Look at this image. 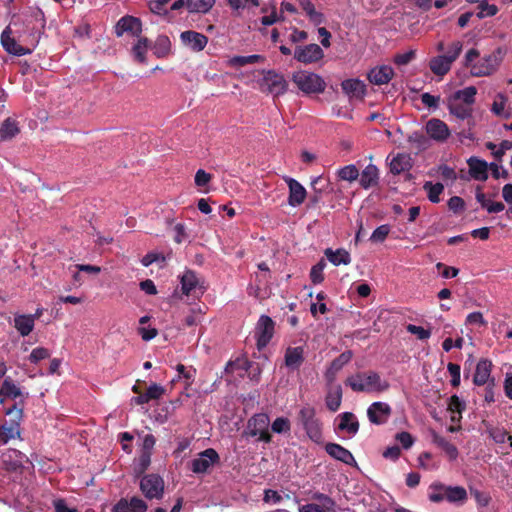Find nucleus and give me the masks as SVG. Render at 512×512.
<instances>
[{
  "label": "nucleus",
  "mask_w": 512,
  "mask_h": 512,
  "mask_svg": "<svg viewBox=\"0 0 512 512\" xmlns=\"http://www.w3.org/2000/svg\"><path fill=\"white\" fill-rule=\"evenodd\" d=\"M164 392H165L164 387H162L159 384L153 383L152 385H150L147 388V391L145 394H146L148 400L151 401V400L160 399L162 397V395L164 394Z\"/></svg>",
  "instance_id": "nucleus-63"
},
{
  "label": "nucleus",
  "mask_w": 512,
  "mask_h": 512,
  "mask_svg": "<svg viewBox=\"0 0 512 512\" xmlns=\"http://www.w3.org/2000/svg\"><path fill=\"white\" fill-rule=\"evenodd\" d=\"M1 44L5 51L15 56H23L31 53L29 48L21 46L13 37L10 36L9 28H6L2 32Z\"/></svg>",
  "instance_id": "nucleus-24"
},
{
  "label": "nucleus",
  "mask_w": 512,
  "mask_h": 512,
  "mask_svg": "<svg viewBox=\"0 0 512 512\" xmlns=\"http://www.w3.org/2000/svg\"><path fill=\"white\" fill-rule=\"evenodd\" d=\"M274 328L275 323L271 317L267 315L260 316L255 328V337L259 351L265 348L272 339L274 335Z\"/></svg>",
  "instance_id": "nucleus-11"
},
{
  "label": "nucleus",
  "mask_w": 512,
  "mask_h": 512,
  "mask_svg": "<svg viewBox=\"0 0 512 512\" xmlns=\"http://www.w3.org/2000/svg\"><path fill=\"white\" fill-rule=\"evenodd\" d=\"M360 173L354 164L346 165L337 171L340 180L353 182L358 179Z\"/></svg>",
  "instance_id": "nucleus-50"
},
{
  "label": "nucleus",
  "mask_w": 512,
  "mask_h": 512,
  "mask_svg": "<svg viewBox=\"0 0 512 512\" xmlns=\"http://www.w3.org/2000/svg\"><path fill=\"white\" fill-rule=\"evenodd\" d=\"M324 448L326 453L333 459L338 460L346 465L356 464L353 454L342 445L329 442L325 444Z\"/></svg>",
  "instance_id": "nucleus-21"
},
{
  "label": "nucleus",
  "mask_w": 512,
  "mask_h": 512,
  "mask_svg": "<svg viewBox=\"0 0 512 512\" xmlns=\"http://www.w3.org/2000/svg\"><path fill=\"white\" fill-rule=\"evenodd\" d=\"M270 419L266 413H258L248 420V434L252 437L259 436L258 440L264 443L272 441V435L269 432Z\"/></svg>",
  "instance_id": "nucleus-10"
},
{
  "label": "nucleus",
  "mask_w": 512,
  "mask_h": 512,
  "mask_svg": "<svg viewBox=\"0 0 512 512\" xmlns=\"http://www.w3.org/2000/svg\"><path fill=\"white\" fill-rule=\"evenodd\" d=\"M292 81L305 94L322 93L326 87V83L321 76L304 70L294 72Z\"/></svg>",
  "instance_id": "nucleus-5"
},
{
  "label": "nucleus",
  "mask_w": 512,
  "mask_h": 512,
  "mask_svg": "<svg viewBox=\"0 0 512 512\" xmlns=\"http://www.w3.org/2000/svg\"><path fill=\"white\" fill-rule=\"evenodd\" d=\"M389 167L390 172L394 175H399L405 171L410 170L412 167L410 155L405 153H398L391 159Z\"/></svg>",
  "instance_id": "nucleus-33"
},
{
  "label": "nucleus",
  "mask_w": 512,
  "mask_h": 512,
  "mask_svg": "<svg viewBox=\"0 0 512 512\" xmlns=\"http://www.w3.org/2000/svg\"><path fill=\"white\" fill-rule=\"evenodd\" d=\"M324 57V51L317 44H308L304 46H296L294 50V58L303 64H312L320 61Z\"/></svg>",
  "instance_id": "nucleus-15"
},
{
  "label": "nucleus",
  "mask_w": 512,
  "mask_h": 512,
  "mask_svg": "<svg viewBox=\"0 0 512 512\" xmlns=\"http://www.w3.org/2000/svg\"><path fill=\"white\" fill-rule=\"evenodd\" d=\"M309 499L312 502L300 505L299 512H335L336 501L329 495L315 491Z\"/></svg>",
  "instance_id": "nucleus-7"
},
{
  "label": "nucleus",
  "mask_w": 512,
  "mask_h": 512,
  "mask_svg": "<svg viewBox=\"0 0 512 512\" xmlns=\"http://www.w3.org/2000/svg\"><path fill=\"white\" fill-rule=\"evenodd\" d=\"M19 131L17 122L11 118H7L0 126V138L2 140L12 139Z\"/></svg>",
  "instance_id": "nucleus-46"
},
{
  "label": "nucleus",
  "mask_w": 512,
  "mask_h": 512,
  "mask_svg": "<svg viewBox=\"0 0 512 512\" xmlns=\"http://www.w3.org/2000/svg\"><path fill=\"white\" fill-rule=\"evenodd\" d=\"M342 403V388L336 385L330 388L325 397V404L329 411L336 412Z\"/></svg>",
  "instance_id": "nucleus-37"
},
{
  "label": "nucleus",
  "mask_w": 512,
  "mask_h": 512,
  "mask_svg": "<svg viewBox=\"0 0 512 512\" xmlns=\"http://www.w3.org/2000/svg\"><path fill=\"white\" fill-rule=\"evenodd\" d=\"M298 421L305 430L308 438L314 443L321 445L324 443L322 422L316 417V410L310 405L303 406L298 412Z\"/></svg>",
  "instance_id": "nucleus-3"
},
{
  "label": "nucleus",
  "mask_w": 512,
  "mask_h": 512,
  "mask_svg": "<svg viewBox=\"0 0 512 512\" xmlns=\"http://www.w3.org/2000/svg\"><path fill=\"white\" fill-rule=\"evenodd\" d=\"M304 348L288 347L285 351V365L291 370H297L304 362Z\"/></svg>",
  "instance_id": "nucleus-27"
},
{
  "label": "nucleus",
  "mask_w": 512,
  "mask_h": 512,
  "mask_svg": "<svg viewBox=\"0 0 512 512\" xmlns=\"http://www.w3.org/2000/svg\"><path fill=\"white\" fill-rule=\"evenodd\" d=\"M476 94L477 89L474 86H469L462 90H457L448 99L472 106L475 102Z\"/></svg>",
  "instance_id": "nucleus-41"
},
{
  "label": "nucleus",
  "mask_w": 512,
  "mask_h": 512,
  "mask_svg": "<svg viewBox=\"0 0 512 512\" xmlns=\"http://www.w3.org/2000/svg\"><path fill=\"white\" fill-rule=\"evenodd\" d=\"M391 413V407L384 402H374L367 409V417L375 425L385 424Z\"/></svg>",
  "instance_id": "nucleus-17"
},
{
  "label": "nucleus",
  "mask_w": 512,
  "mask_h": 512,
  "mask_svg": "<svg viewBox=\"0 0 512 512\" xmlns=\"http://www.w3.org/2000/svg\"><path fill=\"white\" fill-rule=\"evenodd\" d=\"M485 427H486V432L494 440L495 443L503 444L506 442V440H509L510 447L512 448V436L508 435V432L504 428L498 427V426H493L491 424H486V423H485Z\"/></svg>",
  "instance_id": "nucleus-43"
},
{
  "label": "nucleus",
  "mask_w": 512,
  "mask_h": 512,
  "mask_svg": "<svg viewBox=\"0 0 512 512\" xmlns=\"http://www.w3.org/2000/svg\"><path fill=\"white\" fill-rule=\"evenodd\" d=\"M433 443L440 447L449 457L450 460H455L458 456L457 447L449 442L445 437L434 433L433 434Z\"/></svg>",
  "instance_id": "nucleus-44"
},
{
  "label": "nucleus",
  "mask_w": 512,
  "mask_h": 512,
  "mask_svg": "<svg viewBox=\"0 0 512 512\" xmlns=\"http://www.w3.org/2000/svg\"><path fill=\"white\" fill-rule=\"evenodd\" d=\"M261 86L266 87L269 93L279 96L287 91L288 83L283 75L274 70H268L264 72Z\"/></svg>",
  "instance_id": "nucleus-14"
},
{
  "label": "nucleus",
  "mask_w": 512,
  "mask_h": 512,
  "mask_svg": "<svg viewBox=\"0 0 512 512\" xmlns=\"http://www.w3.org/2000/svg\"><path fill=\"white\" fill-rule=\"evenodd\" d=\"M428 491V499L433 503H441L446 500L451 504L463 505L468 499L467 491L462 486H449L441 482H433Z\"/></svg>",
  "instance_id": "nucleus-1"
},
{
  "label": "nucleus",
  "mask_w": 512,
  "mask_h": 512,
  "mask_svg": "<svg viewBox=\"0 0 512 512\" xmlns=\"http://www.w3.org/2000/svg\"><path fill=\"white\" fill-rule=\"evenodd\" d=\"M447 106L450 114L454 115L461 121H466L467 128H461L458 133L459 136L468 140H474L475 136L472 132V128L475 125V119L472 115V107L450 99L447 100Z\"/></svg>",
  "instance_id": "nucleus-4"
},
{
  "label": "nucleus",
  "mask_w": 512,
  "mask_h": 512,
  "mask_svg": "<svg viewBox=\"0 0 512 512\" xmlns=\"http://www.w3.org/2000/svg\"><path fill=\"white\" fill-rule=\"evenodd\" d=\"M470 493L474 497L478 506L486 507L489 505L491 496L488 493L473 488H470Z\"/></svg>",
  "instance_id": "nucleus-59"
},
{
  "label": "nucleus",
  "mask_w": 512,
  "mask_h": 512,
  "mask_svg": "<svg viewBox=\"0 0 512 512\" xmlns=\"http://www.w3.org/2000/svg\"><path fill=\"white\" fill-rule=\"evenodd\" d=\"M25 403H26L25 399H19V400L15 401L14 404L5 411V414L11 415V414L15 413L16 421L20 422V420L23 417Z\"/></svg>",
  "instance_id": "nucleus-57"
},
{
  "label": "nucleus",
  "mask_w": 512,
  "mask_h": 512,
  "mask_svg": "<svg viewBox=\"0 0 512 512\" xmlns=\"http://www.w3.org/2000/svg\"><path fill=\"white\" fill-rule=\"evenodd\" d=\"M447 370L451 376V385L453 387H458L460 385L461 380L460 365L450 362L447 365Z\"/></svg>",
  "instance_id": "nucleus-60"
},
{
  "label": "nucleus",
  "mask_w": 512,
  "mask_h": 512,
  "mask_svg": "<svg viewBox=\"0 0 512 512\" xmlns=\"http://www.w3.org/2000/svg\"><path fill=\"white\" fill-rule=\"evenodd\" d=\"M407 142L412 149L416 150V154L427 150L431 143L426 134L421 131H414L407 136Z\"/></svg>",
  "instance_id": "nucleus-36"
},
{
  "label": "nucleus",
  "mask_w": 512,
  "mask_h": 512,
  "mask_svg": "<svg viewBox=\"0 0 512 512\" xmlns=\"http://www.w3.org/2000/svg\"><path fill=\"white\" fill-rule=\"evenodd\" d=\"M425 132L429 142L445 143L451 135L448 125L439 118H431L425 124Z\"/></svg>",
  "instance_id": "nucleus-12"
},
{
  "label": "nucleus",
  "mask_w": 512,
  "mask_h": 512,
  "mask_svg": "<svg viewBox=\"0 0 512 512\" xmlns=\"http://www.w3.org/2000/svg\"><path fill=\"white\" fill-rule=\"evenodd\" d=\"M151 456L152 454L140 452L136 467V472L138 475L143 474L149 468L151 464Z\"/></svg>",
  "instance_id": "nucleus-62"
},
{
  "label": "nucleus",
  "mask_w": 512,
  "mask_h": 512,
  "mask_svg": "<svg viewBox=\"0 0 512 512\" xmlns=\"http://www.w3.org/2000/svg\"><path fill=\"white\" fill-rule=\"evenodd\" d=\"M220 462L218 452L213 448H208L199 453L198 457L191 462V470L194 473H207L211 467Z\"/></svg>",
  "instance_id": "nucleus-13"
},
{
  "label": "nucleus",
  "mask_w": 512,
  "mask_h": 512,
  "mask_svg": "<svg viewBox=\"0 0 512 512\" xmlns=\"http://www.w3.org/2000/svg\"><path fill=\"white\" fill-rule=\"evenodd\" d=\"M180 39L183 45L189 47L191 50L195 52H200L204 50V48L208 44V37L206 35L193 30L183 31L180 34Z\"/></svg>",
  "instance_id": "nucleus-18"
},
{
  "label": "nucleus",
  "mask_w": 512,
  "mask_h": 512,
  "mask_svg": "<svg viewBox=\"0 0 512 512\" xmlns=\"http://www.w3.org/2000/svg\"><path fill=\"white\" fill-rule=\"evenodd\" d=\"M325 256L335 266L341 264L348 265L351 262V256L345 249L333 251L331 248L325 250Z\"/></svg>",
  "instance_id": "nucleus-42"
},
{
  "label": "nucleus",
  "mask_w": 512,
  "mask_h": 512,
  "mask_svg": "<svg viewBox=\"0 0 512 512\" xmlns=\"http://www.w3.org/2000/svg\"><path fill=\"white\" fill-rule=\"evenodd\" d=\"M182 293L189 296L195 294L197 289L200 294H203L202 287L199 284V279L196 273L192 270H187L180 278Z\"/></svg>",
  "instance_id": "nucleus-25"
},
{
  "label": "nucleus",
  "mask_w": 512,
  "mask_h": 512,
  "mask_svg": "<svg viewBox=\"0 0 512 512\" xmlns=\"http://www.w3.org/2000/svg\"><path fill=\"white\" fill-rule=\"evenodd\" d=\"M345 384L355 392H383L389 388L387 381H382L376 372L357 373L348 377Z\"/></svg>",
  "instance_id": "nucleus-2"
},
{
  "label": "nucleus",
  "mask_w": 512,
  "mask_h": 512,
  "mask_svg": "<svg viewBox=\"0 0 512 512\" xmlns=\"http://www.w3.org/2000/svg\"><path fill=\"white\" fill-rule=\"evenodd\" d=\"M326 267V263L324 259H321L317 264L312 266L310 270V279L314 284H320L324 280V268Z\"/></svg>",
  "instance_id": "nucleus-52"
},
{
  "label": "nucleus",
  "mask_w": 512,
  "mask_h": 512,
  "mask_svg": "<svg viewBox=\"0 0 512 512\" xmlns=\"http://www.w3.org/2000/svg\"><path fill=\"white\" fill-rule=\"evenodd\" d=\"M393 75L392 67L383 65L371 69L368 73V79L374 85H383L387 84L392 79Z\"/></svg>",
  "instance_id": "nucleus-26"
},
{
  "label": "nucleus",
  "mask_w": 512,
  "mask_h": 512,
  "mask_svg": "<svg viewBox=\"0 0 512 512\" xmlns=\"http://www.w3.org/2000/svg\"><path fill=\"white\" fill-rule=\"evenodd\" d=\"M491 369L492 362L488 359H481L476 365L473 383L477 386H482L490 381L494 385V380L490 379Z\"/></svg>",
  "instance_id": "nucleus-23"
},
{
  "label": "nucleus",
  "mask_w": 512,
  "mask_h": 512,
  "mask_svg": "<svg viewBox=\"0 0 512 512\" xmlns=\"http://www.w3.org/2000/svg\"><path fill=\"white\" fill-rule=\"evenodd\" d=\"M479 12L477 13V17L479 19L485 17H492L497 14L498 7L494 4H488L485 0L479 2L478 5Z\"/></svg>",
  "instance_id": "nucleus-54"
},
{
  "label": "nucleus",
  "mask_w": 512,
  "mask_h": 512,
  "mask_svg": "<svg viewBox=\"0 0 512 512\" xmlns=\"http://www.w3.org/2000/svg\"><path fill=\"white\" fill-rule=\"evenodd\" d=\"M140 490L148 500L161 499L164 495V480L158 474H146L140 479Z\"/></svg>",
  "instance_id": "nucleus-8"
},
{
  "label": "nucleus",
  "mask_w": 512,
  "mask_h": 512,
  "mask_svg": "<svg viewBox=\"0 0 512 512\" xmlns=\"http://www.w3.org/2000/svg\"><path fill=\"white\" fill-rule=\"evenodd\" d=\"M353 357V353L351 350H346L342 352L338 357H336L330 364L326 372V378L328 381H333L335 375L338 371H340L344 365L351 361Z\"/></svg>",
  "instance_id": "nucleus-32"
},
{
  "label": "nucleus",
  "mask_w": 512,
  "mask_h": 512,
  "mask_svg": "<svg viewBox=\"0 0 512 512\" xmlns=\"http://www.w3.org/2000/svg\"><path fill=\"white\" fill-rule=\"evenodd\" d=\"M14 327L21 336H28L34 329L32 316L27 314L16 315L14 318Z\"/></svg>",
  "instance_id": "nucleus-40"
},
{
  "label": "nucleus",
  "mask_w": 512,
  "mask_h": 512,
  "mask_svg": "<svg viewBox=\"0 0 512 512\" xmlns=\"http://www.w3.org/2000/svg\"><path fill=\"white\" fill-rule=\"evenodd\" d=\"M285 182L289 188L288 203L292 207L300 206L306 198L307 192L304 186L291 177H285Z\"/></svg>",
  "instance_id": "nucleus-20"
},
{
  "label": "nucleus",
  "mask_w": 512,
  "mask_h": 512,
  "mask_svg": "<svg viewBox=\"0 0 512 512\" xmlns=\"http://www.w3.org/2000/svg\"><path fill=\"white\" fill-rule=\"evenodd\" d=\"M341 87L349 97L363 98L366 92L365 84L358 79L344 80Z\"/></svg>",
  "instance_id": "nucleus-34"
},
{
  "label": "nucleus",
  "mask_w": 512,
  "mask_h": 512,
  "mask_svg": "<svg viewBox=\"0 0 512 512\" xmlns=\"http://www.w3.org/2000/svg\"><path fill=\"white\" fill-rule=\"evenodd\" d=\"M265 61V57L258 54L248 56H234L229 59L228 64L231 67L238 68L249 64L262 63Z\"/></svg>",
  "instance_id": "nucleus-45"
},
{
  "label": "nucleus",
  "mask_w": 512,
  "mask_h": 512,
  "mask_svg": "<svg viewBox=\"0 0 512 512\" xmlns=\"http://www.w3.org/2000/svg\"><path fill=\"white\" fill-rule=\"evenodd\" d=\"M154 55L157 58H165L171 52V41L167 35H159L153 46H151Z\"/></svg>",
  "instance_id": "nucleus-39"
},
{
  "label": "nucleus",
  "mask_w": 512,
  "mask_h": 512,
  "mask_svg": "<svg viewBox=\"0 0 512 512\" xmlns=\"http://www.w3.org/2000/svg\"><path fill=\"white\" fill-rule=\"evenodd\" d=\"M23 454L18 450H11L3 455L2 464L7 472H17L23 468Z\"/></svg>",
  "instance_id": "nucleus-28"
},
{
  "label": "nucleus",
  "mask_w": 512,
  "mask_h": 512,
  "mask_svg": "<svg viewBox=\"0 0 512 512\" xmlns=\"http://www.w3.org/2000/svg\"><path fill=\"white\" fill-rule=\"evenodd\" d=\"M360 176V186L363 189H369L378 184L379 181V170L374 164L367 165Z\"/></svg>",
  "instance_id": "nucleus-30"
},
{
  "label": "nucleus",
  "mask_w": 512,
  "mask_h": 512,
  "mask_svg": "<svg viewBox=\"0 0 512 512\" xmlns=\"http://www.w3.org/2000/svg\"><path fill=\"white\" fill-rule=\"evenodd\" d=\"M216 0H187V9L190 13H207Z\"/></svg>",
  "instance_id": "nucleus-47"
},
{
  "label": "nucleus",
  "mask_w": 512,
  "mask_h": 512,
  "mask_svg": "<svg viewBox=\"0 0 512 512\" xmlns=\"http://www.w3.org/2000/svg\"><path fill=\"white\" fill-rule=\"evenodd\" d=\"M271 429L274 433L278 434L289 433L291 430V422L286 417H278L272 422Z\"/></svg>",
  "instance_id": "nucleus-51"
},
{
  "label": "nucleus",
  "mask_w": 512,
  "mask_h": 512,
  "mask_svg": "<svg viewBox=\"0 0 512 512\" xmlns=\"http://www.w3.org/2000/svg\"><path fill=\"white\" fill-rule=\"evenodd\" d=\"M19 422L15 421L11 423L10 425H1L0 426V441L4 444H6L9 440L15 438L17 435H19L18 431Z\"/></svg>",
  "instance_id": "nucleus-49"
},
{
  "label": "nucleus",
  "mask_w": 512,
  "mask_h": 512,
  "mask_svg": "<svg viewBox=\"0 0 512 512\" xmlns=\"http://www.w3.org/2000/svg\"><path fill=\"white\" fill-rule=\"evenodd\" d=\"M423 188L427 192V197L432 203H438L440 201V194L444 191L443 184L439 182L434 184L427 181Z\"/></svg>",
  "instance_id": "nucleus-48"
},
{
  "label": "nucleus",
  "mask_w": 512,
  "mask_h": 512,
  "mask_svg": "<svg viewBox=\"0 0 512 512\" xmlns=\"http://www.w3.org/2000/svg\"><path fill=\"white\" fill-rule=\"evenodd\" d=\"M504 55L505 50L501 47H498L490 54L485 55L478 63L471 66L472 75L481 77L492 74L502 62Z\"/></svg>",
  "instance_id": "nucleus-6"
},
{
  "label": "nucleus",
  "mask_w": 512,
  "mask_h": 512,
  "mask_svg": "<svg viewBox=\"0 0 512 512\" xmlns=\"http://www.w3.org/2000/svg\"><path fill=\"white\" fill-rule=\"evenodd\" d=\"M338 430L346 431L350 435H355L359 430V422L352 412H343L338 415Z\"/></svg>",
  "instance_id": "nucleus-29"
},
{
  "label": "nucleus",
  "mask_w": 512,
  "mask_h": 512,
  "mask_svg": "<svg viewBox=\"0 0 512 512\" xmlns=\"http://www.w3.org/2000/svg\"><path fill=\"white\" fill-rule=\"evenodd\" d=\"M469 172L473 179L479 181H485L488 178V164L484 160H480L476 157H471L468 160Z\"/></svg>",
  "instance_id": "nucleus-31"
},
{
  "label": "nucleus",
  "mask_w": 512,
  "mask_h": 512,
  "mask_svg": "<svg viewBox=\"0 0 512 512\" xmlns=\"http://www.w3.org/2000/svg\"><path fill=\"white\" fill-rule=\"evenodd\" d=\"M460 41L453 42V54L440 55L432 58L429 63L430 70L438 76H444L451 68V64L459 57L462 51Z\"/></svg>",
  "instance_id": "nucleus-9"
},
{
  "label": "nucleus",
  "mask_w": 512,
  "mask_h": 512,
  "mask_svg": "<svg viewBox=\"0 0 512 512\" xmlns=\"http://www.w3.org/2000/svg\"><path fill=\"white\" fill-rule=\"evenodd\" d=\"M465 409V403L460 400V398L457 395H452L449 398L448 403V410L452 412L453 414H461L462 411Z\"/></svg>",
  "instance_id": "nucleus-64"
},
{
  "label": "nucleus",
  "mask_w": 512,
  "mask_h": 512,
  "mask_svg": "<svg viewBox=\"0 0 512 512\" xmlns=\"http://www.w3.org/2000/svg\"><path fill=\"white\" fill-rule=\"evenodd\" d=\"M142 30V21L140 18L131 15L121 17L115 25V34L117 37H121L124 33H129L133 37H140Z\"/></svg>",
  "instance_id": "nucleus-16"
},
{
  "label": "nucleus",
  "mask_w": 512,
  "mask_h": 512,
  "mask_svg": "<svg viewBox=\"0 0 512 512\" xmlns=\"http://www.w3.org/2000/svg\"><path fill=\"white\" fill-rule=\"evenodd\" d=\"M299 6L306 13L309 20L314 25H320L325 22V16L323 13L316 11L314 4L311 0H298Z\"/></svg>",
  "instance_id": "nucleus-38"
},
{
  "label": "nucleus",
  "mask_w": 512,
  "mask_h": 512,
  "mask_svg": "<svg viewBox=\"0 0 512 512\" xmlns=\"http://www.w3.org/2000/svg\"><path fill=\"white\" fill-rule=\"evenodd\" d=\"M419 467L424 470H434L438 468V465L432 461V454L430 452H422L418 456Z\"/></svg>",
  "instance_id": "nucleus-56"
},
{
  "label": "nucleus",
  "mask_w": 512,
  "mask_h": 512,
  "mask_svg": "<svg viewBox=\"0 0 512 512\" xmlns=\"http://www.w3.org/2000/svg\"><path fill=\"white\" fill-rule=\"evenodd\" d=\"M137 42L132 47V55L136 62L140 64H146L147 58L146 53L151 48V42L147 37H137Z\"/></svg>",
  "instance_id": "nucleus-35"
},
{
  "label": "nucleus",
  "mask_w": 512,
  "mask_h": 512,
  "mask_svg": "<svg viewBox=\"0 0 512 512\" xmlns=\"http://www.w3.org/2000/svg\"><path fill=\"white\" fill-rule=\"evenodd\" d=\"M407 331L415 335L419 340H426L431 336V331L421 326L414 324H408L406 327Z\"/></svg>",
  "instance_id": "nucleus-58"
},
{
  "label": "nucleus",
  "mask_w": 512,
  "mask_h": 512,
  "mask_svg": "<svg viewBox=\"0 0 512 512\" xmlns=\"http://www.w3.org/2000/svg\"><path fill=\"white\" fill-rule=\"evenodd\" d=\"M389 233H390L389 225H387V224L380 225L373 231L372 235L370 236V241H372L374 243H382L385 241V239L387 238Z\"/></svg>",
  "instance_id": "nucleus-55"
},
{
  "label": "nucleus",
  "mask_w": 512,
  "mask_h": 512,
  "mask_svg": "<svg viewBox=\"0 0 512 512\" xmlns=\"http://www.w3.org/2000/svg\"><path fill=\"white\" fill-rule=\"evenodd\" d=\"M170 1L171 0H152L149 2V9L156 15L168 17L169 11L166 9V5Z\"/></svg>",
  "instance_id": "nucleus-53"
},
{
  "label": "nucleus",
  "mask_w": 512,
  "mask_h": 512,
  "mask_svg": "<svg viewBox=\"0 0 512 512\" xmlns=\"http://www.w3.org/2000/svg\"><path fill=\"white\" fill-rule=\"evenodd\" d=\"M50 357V352L47 348L44 347H37L34 348L29 356V361L31 363H38L41 360H44L46 358Z\"/></svg>",
  "instance_id": "nucleus-61"
},
{
  "label": "nucleus",
  "mask_w": 512,
  "mask_h": 512,
  "mask_svg": "<svg viewBox=\"0 0 512 512\" xmlns=\"http://www.w3.org/2000/svg\"><path fill=\"white\" fill-rule=\"evenodd\" d=\"M28 393H23L21 388L17 386L11 377H6L0 388V404L7 399L17 401V399H27Z\"/></svg>",
  "instance_id": "nucleus-19"
},
{
  "label": "nucleus",
  "mask_w": 512,
  "mask_h": 512,
  "mask_svg": "<svg viewBox=\"0 0 512 512\" xmlns=\"http://www.w3.org/2000/svg\"><path fill=\"white\" fill-rule=\"evenodd\" d=\"M148 505L139 497H132L130 500L120 499L113 507L112 512H146Z\"/></svg>",
  "instance_id": "nucleus-22"
}]
</instances>
